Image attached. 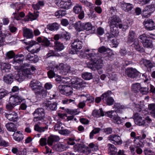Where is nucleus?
Wrapping results in <instances>:
<instances>
[{
	"label": "nucleus",
	"instance_id": "1",
	"mask_svg": "<svg viewBox=\"0 0 155 155\" xmlns=\"http://www.w3.org/2000/svg\"><path fill=\"white\" fill-rule=\"evenodd\" d=\"M90 51L88 49L81 50L79 54L80 57L85 58L86 57L88 58H90L91 61L93 62L94 66L96 69L98 70L101 68L103 65V60L101 58L98 57L99 54L98 53H95L94 52L89 54L86 53L89 52Z\"/></svg>",
	"mask_w": 155,
	"mask_h": 155
},
{
	"label": "nucleus",
	"instance_id": "2",
	"mask_svg": "<svg viewBox=\"0 0 155 155\" xmlns=\"http://www.w3.org/2000/svg\"><path fill=\"white\" fill-rule=\"evenodd\" d=\"M108 22L110 27V31L114 34H118L119 32L118 28H123L126 30L128 28L130 22L128 20L126 21V23L123 25L120 24L121 20L118 16L116 15L109 18Z\"/></svg>",
	"mask_w": 155,
	"mask_h": 155
},
{
	"label": "nucleus",
	"instance_id": "3",
	"mask_svg": "<svg viewBox=\"0 0 155 155\" xmlns=\"http://www.w3.org/2000/svg\"><path fill=\"white\" fill-rule=\"evenodd\" d=\"M36 70L33 66H31L30 68H24L22 70V73H19L17 75V79L19 81H23L26 77L30 78L33 72Z\"/></svg>",
	"mask_w": 155,
	"mask_h": 155
},
{
	"label": "nucleus",
	"instance_id": "4",
	"mask_svg": "<svg viewBox=\"0 0 155 155\" xmlns=\"http://www.w3.org/2000/svg\"><path fill=\"white\" fill-rule=\"evenodd\" d=\"M82 42L78 39L72 40L71 43L72 48L70 51V53L72 54H75L77 50L82 48Z\"/></svg>",
	"mask_w": 155,
	"mask_h": 155
},
{
	"label": "nucleus",
	"instance_id": "5",
	"mask_svg": "<svg viewBox=\"0 0 155 155\" xmlns=\"http://www.w3.org/2000/svg\"><path fill=\"white\" fill-rule=\"evenodd\" d=\"M111 94V91L109 90L101 95L102 100L104 102H106L108 105H113L114 102V99L110 96Z\"/></svg>",
	"mask_w": 155,
	"mask_h": 155
},
{
	"label": "nucleus",
	"instance_id": "6",
	"mask_svg": "<svg viewBox=\"0 0 155 155\" xmlns=\"http://www.w3.org/2000/svg\"><path fill=\"white\" fill-rule=\"evenodd\" d=\"M105 115L112 118L114 122L117 124H120L122 123V120L120 117H119L117 113L114 111H108L105 113Z\"/></svg>",
	"mask_w": 155,
	"mask_h": 155
},
{
	"label": "nucleus",
	"instance_id": "7",
	"mask_svg": "<svg viewBox=\"0 0 155 155\" xmlns=\"http://www.w3.org/2000/svg\"><path fill=\"white\" fill-rule=\"evenodd\" d=\"M134 120L135 124L139 126H147L148 125V124L146 123L145 122V118L143 117L138 113H136L134 114Z\"/></svg>",
	"mask_w": 155,
	"mask_h": 155
},
{
	"label": "nucleus",
	"instance_id": "8",
	"mask_svg": "<svg viewBox=\"0 0 155 155\" xmlns=\"http://www.w3.org/2000/svg\"><path fill=\"white\" fill-rule=\"evenodd\" d=\"M71 83L72 86L77 89H79L80 87H86L88 85L87 83L79 78L72 81Z\"/></svg>",
	"mask_w": 155,
	"mask_h": 155
},
{
	"label": "nucleus",
	"instance_id": "9",
	"mask_svg": "<svg viewBox=\"0 0 155 155\" xmlns=\"http://www.w3.org/2000/svg\"><path fill=\"white\" fill-rule=\"evenodd\" d=\"M58 90L61 94L66 96L71 95L73 93L72 87L67 85H60L58 87Z\"/></svg>",
	"mask_w": 155,
	"mask_h": 155
},
{
	"label": "nucleus",
	"instance_id": "10",
	"mask_svg": "<svg viewBox=\"0 0 155 155\" xmlns=\"http://www.w3.org/2000/svg\"><path fill=\"white\" fill-rule=\"evenodd\" d=\"M33 115L35 116L33 119L34 121H37L38 120H41L45 116V111L44 109L38 108L33 113Z\"/></svg>",
	"mask_w": 155,
	"mask_h": 155
},
{
	"label": "nucleus",
	"instance_id": "11",
	"mask_svg": "<svg viewBox=\"0 0 155 155\" xmlns=\"http://www.w3.org/2000/svg\"><path fill=\"white\" fill-rule=\"evenodd\" d=\"M24 100L23 98L21 96L18 95H13L9 97L8 101L10 104L15 106L20 104Z\"/></svg>",
	"mask_w": 155,
	"mask_h": 155
},
{
	"label": "nucleus",
	"instance_id": "12",
	"mask_svg": "<svg viewBox=\"0 0 155 155\" xmlns=\"http://www.w3.org/2000/svg\"><path fill=\"white\" fill-rule=\"evenodd\" d=\"M155 10V7L153 5H151L146 6L143 10V17H148Z\"/></svg>",
	"mask_w": 155,
	"mask_h": 155
},
{
	"label": "nucleus",
	"instance_id": "13",
	"mask_svg": "<svg viewBox=\"0 0 155 155\" xmlns=\"http://www.w3.org/2000/svg\"><path fill=\"white\" fill-rule=\"evenodd\" d=\"M71 0H58L56 3L58 6L64 9H69L71 7Z\"/></svg>",
	"mask_w": 155,
	"mask_h": 155
},
{
	"label": "nucleus",
	"instance_id": "14",
	"mask_svg": "<svg viewBox=\"0 0 155 155\" xmlns=\"http://www.w3.org/2000/svg\"><path fill=\"white\" fill-rule=\"evenodd\" d=\"M58 69L60 70V73L64 75H66L70 71L71 67L67 64L61 63L57 67Z\"/></svg>",
	"mask_w": 155,
	"mask_h": 155
},
{
	"label": "nucleus",
	"instance_id": "15",
	"mask_svg": "<svg viewBox=\"0 0 155 155\" xmlns=\"http://www.w3.org/2000/svg\"><path fill=\"white\" fill-rule=\"evenodd\" d=\"M108 139L111 141L112 143L115 145H120L122 143L120 137L117 135H110L108 137Z\"/></svg>",
	"mask_w": 155,
	"mask_h": 155
},
{
	"label": "nucleus",
	"instance_id": "16",
	"mask_svg": "<svg viewBox=\"0 0 155 155\" xmlns=\"http://www.w3.org/2000/svg\"><path fill=\"white\" fill-rule=\"evenodd\" d=\"M71 38L70 34L67 32H63L61 34H57L55 35L54 37V39L56 41L60 39L62 41H68Z\"/></svg>",
	"mask_w": 155,
	"mask_h": 155
},
{
	"label": "nucleus",
	"instance_id": "17",
	"mask_svg": "<svg viewBox=\"0 0 155 155\" xmlns=\"http://www.w3.org/2000/svg\"><path fill=\"white\" fill-rule=\"evenodd\" d=\"M126 74L128 77L134 78L138 76L139 73L135 69L132 68H127L125 71Z\"/></svg>",
	"mask_w": 155,
	"mask_h": 155
},
{
	"label": "nucleus",
	"instance_id": "18",
	"mask_svg": "<svg viewBox=\"0 0 155 155\" xmlns=\"http://www.w3.org/2000/svg\"><path fill=\"white\" fill-rule=\"evenodd\" d=\"M143 23L146 28L147 30H152L155 28L154 22L152 19H145Z\"/></svg>",
	"mask_w": 155,
	"mask_h": 155
},
{
	"label": "nucleus",
	"instance_id": "19",
	"mask_svg": "<svg viewBox=\"0 0 155 155\" xmlns=\"http://www.w3.org/2000/svg\"><path fill=\"white\" fill-rule=\"evenodd\" d=\"M42 85L39 81L33 80L31 81L30 86L32 90L35 91L40 90L42 88Z\"/></svg>",
	"mask_w": 155,
	"mask_h": 155
},
{
	"label": "nucleus",
	"instance_id": "20",
	"mask_svg": "<svg viewBox=\"0 0 155 155\" xmlns=\"http://www.w3.org/2000/svg\"><path fill=\"white\" fill-rule=\"evenodd\" d=\"M4 115L10 121L15 122L18 120V114L15 112H12L9 114L5 113Z\"/></svg>",
	"mask_w": 155,
	"mask_h": 155
},
{
	"label": "nucleus",
	"instance_id": "21",
	"mask_svg": "<svg viewBox=\"0 0 155 155\" xmlns=\"http://www.w3.org/2000/svg\"><path fill=\"white\" fill-rule=\"evenodd\" d=\"M23 34L24 37L26 38H31L33 36L32 31L25 27L23 29Z\"/></svg>",
	"mask_w": 155,
	"mask_h": 155
},
{
	"label": "nucleus",
	"instance_id": "22",
	"mask_svg": "<svg viewBox=\"0 0 155 155\" xmlns=\"http://www.w3.org/2000/svg\"><path fill=\"white\" fill-rule=\"evenodd\" d=\"M133 46L137 51L140 52H144V50L139 43V41L137 39H135L134 43L132 44Z\"/></svg>",
	"mask_w": 155,
	"mask_h": 155
},
{
	"label": "nucleus",
	"instance_id": "23",
	"mask_svg": "<svg viewBox=\"0 0 155 155\" xmlns=\"http://www.w3.org/2000/svg\"><path fill=\"white\" fill-rule=\"evenodd\" d=\"M58 66H56L55 64V62L54 61H52L49 65V78H52L55 77L56 74L53 71L52 69L55 68L56 67V68Z\"/></svg>",
	"mask_w": 155,
	"mask_h": 155
},
{
	"label": "nucleus",
	"instance_id": "24",
	"mask_svg": "<svg viewBox=\"0 0 155 155\" xmlns=\"http://www.w3.org/2000/svg\"><path fill=\"white\" fill-rule=\"evenodd\" d=\"M35 94L36 97L38 98H43L45 97L47 94V91L46 90H44L42 88L41 90L35 91Z\"/></svg>",
	"mask_w": 155,
	"mask_h": 155
},
{
	"label": "nucleus",
	"instance_id": "25",
	"mask_svg": "<svg viewBox=\"0 0 155 155\" xmlns=\"http://www.w3.org/2000/svg\"><path fill=\"white\" fill-rule=\"evenodd\" d=\"M107 147L108 148V152L110 155H115L116 154L117 151V149L114 145L108 143Z\"/></svg>",
	"mask_w": 155,
	"mask_h": 155
},
{
	"label": "nucleus",
	"instance_id": "26",
	"mask_svg": "<svg viewBox=\"0 0 155 155\" xmlns=\"http://www.w3.org/2000/svg\"><path fill=\"white\" fill-rule=\"evenodd\" d=\"M136 34L133 30L129 31L127 37V42L128 43H131L135 41Z\"/></svg>",
	"mask_w": 155,
	"mask_h": 155
},
{
	"label": "nucleus",
	"instance_id": "27",
	"mask_svg": "<svg viewBox=\"0 0 155 155\" xmlns=\"http://www.w3.org/2000/svg\"><path fill=\"white\" fill-rule=\"evenodd\" d=\"M57 77L56 80L59 83L65 84L71 81V79L68 77H63L59 75H57Z\"/></svg>",
	"mask_w": 155,
	"mask_h": 155
},
{
	"label": "nucleus",
	"instance_id": "28",
	"mask_svg": "<svg viewBox=\"0 0 155 155\" xmlns=\"http://www.w3.org/2000/svg\"><path fill=\"white\" fill-rule=\"evenodd\" d=\"M132 4L129 3H124L121 5V8L125 12H129L133 8Z\"/></svg>",
	"mask_w": 155,
	"mask_h": 155
},
{
	"label": "nucleus",
	"instance_id": "29",
	"mask_svg": "<svg viewBox=\"0 0 155 155\" xmlns=\"http://www.w3.org/2000/svg\"><path fill=\"white\" fill-rule=\"evenodd\" d=\"M5 127L8 131L15 132L17 130L16 125L12 123H8L5 124Z\"/></svg>",
	"mask_w": 155,
	"mask_h": 155
},
{
	"label": "nucleus",
	"instance_id": "30",
	"mask_svg": "<svg viewBox=\"0 0 155 155\" xmlns=\"http://www.w3.org/2000/svg\"><path fill=\"white\" fill-rule=\"evenodd\" d=\"M13 136L14 139L18 142L21 141L23 138V135L20 131H18L14 133Z\"/></svg>",
	"mask_w": 155,
	"mask_h": 155
},
{
	"label": "nucleus",
	"instance_id": "31",
	"mask_svg": "<svg viewBox=\"0 0 155 155\" xmlns=\"http://www.w3.org/2000/svg\"><path fill=\"white\" fill-rule=\"evenodd\" d=\"M84 23L78 21L74 24V26L77 31H84Z\"/></svg>",
	"mask_w": 155,
	"mask_h": 155
},
{
	"label": "nucleus",
	"instance_id": "32",
	"mask_svg": "<svg viewBox=\"0 0 155 155\" xmlns=\"http://www.w3.org/2000/svg\"><path fill=\"white\" fill-rule=\"evenodd\" d=\"M1 70L3 73L8 72L11 68V65L8 63H3L1 64Z\"/></svg>",
	"mask_w": 155,
	"mask_h": 155
},
{
	"label": "nucleus",
	"instance_id": "33",
	"mask_svg": "<svg viewBox=\"0 0 155 155\" xmlns=\"http://www.w3.org/2000/svg\"><path fill=\"white\" fill-rule=\"evenodd\" d=\"M13 75L11 74L5 75L3 78L4 81L8 84H11L13 82Z\"/></svg>",
	"mask_w": 155,
	"mask_h": 155
},
{
	"label": "nucleus",
	"instance_id": "34",
	"mask_svg": "<svg viewBox=\"0 0 155 155\" xmlns=\"http://www.w3.org/2000/svg\"><path fill=\"white\" fill-rule=\"evenodd\" d=\"M104 114L102 108H100L99 110H94L92 113V115L97 117L101 116H104Z\"/></svg>",
	"mask_w": 155,
	"mask_h": 155
},
{
	"label": "nucleus",
	"instance_id": "35",
	"mask_svg": "<svg viewBox=\"0 0 155 155\" xmlns=\"http://www.w3.org/2000/svg\"><path fill=\"white\" fill-rule=\"evenodd\" d=\"M114 112L116 113H121L123 112L122 110L125 108L124 106L121 105L120 104H115L114 105Z\"/></svg>",
	"mask_w": 155,
	"mask_h": 155
},
{
	"label": "nucleus",
	"instance_id": "36",
	"mask_svg": "<svg viewBox=\"0 0 155 155\" xmlns=\"http://www.w3.org/2000/svg\"><path fill=\"white\" fill-rule=\"evenodd\" d=\"M141 64H143L146 67L151 68L153 67V64L151 61L144 59H142L140 61Z\"/></svg>",
	"mask_w": 155,
	"mask_h": 155
},
{
	"label": "nucleus",
	"instance_id": "37",
	"mask_svg": "<svg viewBox=\"0 0 155 155\" xmlns=\"http://www.w3.org/2000/svg\"><path fill=\"white\" fill-rule=\"evenodd\" d=\"M37 40L38 42L41 43L42 45L45 47L48 46V41L47 38H42L39 37L37 38Z\"/></svg>",
	"mask_w": 155,
	"mask_h": 155
},
{
	"label": "nucleus",
	"instance_id": "38",
	"mask_svg": "<svg viewBox=\"0 0 155 155\" xmlns=\"http://www.w3.org/2000/svg\"><path fill=\"white\" fill-rule=\"evenodd\" d=\"M59 137L57 136L51 135L49 137V145H51L54 142H56L60 140Z\"/></svg>",
	"mask_w": 155,
	"mask_h": 155
},
{
	"label": "nucleus",
	"instance_id": "39",
	"mask_svg": "<svg viewBox=\"0 0 155 155\" xmlns=\"http://www.w3.org/2000/svg\"><path fill=\"white\" fill-rule=\"evenodd\" d=\"M57 151L61 152L66 150L67 147L66 145L61 143H58L55 146Z\"/></svg>",
	"mask_w": 155,
	"mask_h": 155
},
{
	"label": "nucleus",
	"instance_id": "40",
	"mask_svg": "<svg viewBox=\"0 0 155 155\" xmlns=\"http://www.w3.org/2000/svg\"><path fill=\"white\" fill-rule=\"evenodd\" d=\"M54 49L58 51H60L63 49L64 46L62 43L57 41L54 42Z\"/></svg>",
	"mask_w": 155,
	"mask_h": 155
},
{
	"label": "nucleus",
	"instance_id": "41",
	"mask_svg": "<svg viewBox=\"0 0 155 155\" xmlns=\"http://www.w3.org/2000/svg\"><path fill=\"white\" fill-rule=\"evenodd\" d=\"M148 108L151 116L155 118V104H149Z\"/></svg>",
	"mask_w": 155,
	"mask_h": 155
},
{
	"label": "nucleus",
	"instance_id": "42",
	"mask_svg": "<svg viewBox=\"0 0 155 155\" xmlns=\"http://www.w3.org/2000/svg\"><path fill=\"white\" fill-rule=\"evenodd\" d=\"M141 85L140 84L136 83L133 84L131 86L132 90L134 92H138L141 89Z\"/></svg>",
	"mask_w": 155,
	"mask_h": 155
},
{
	"label": "nucleus",
	"instance_id": "43",
	"mask_svg": "<svg viewBox=\"0 0 155 155\" xmlns=\"http://www.w3.org/2000/svg\"><path fill=\"white\" fill-rule=\"evenodd\" d=\"M73 11L75 14H78L83 11L82 6L80 5L77 4L74 7Z\"/></svg>",
	"mask_w": 155,
	"mask_h": 155
},
{
	"label": "nucleus",
	"instance_id": "44",
	"mask_svg": "<svg viewBox=\"0 0 155 155\" xmlns=\"http://www.w3.org/2000/svg\"><path fill=\"white\" fill-rule=\"evenodd\" d=\"M64 125L62 123L60 122H58L54 126V130H55L60 131L64 128Z\"/></svg>",
	"mask_w": 155,
	"mask_h": 155
},
{
	"label": "nucleus",
	"instance_id": "45",
	"mask_svg": "<svg viewBox=\"0 0 155 155\" xmlns=\"http://www.w3.org/2000/svg\"><path fill=\"white\" fill-rule=\"evenodd\" d=\"M13 15H14V18L18 20L20 19V17L23 18L25 16V13L22 12L19 13L14 12L13 13Z\"/></svg>",
	"mask_w": 155,
	"mask_h": 155
},
{
	"label": "nucleus",
	"instance_id": "46",
	"mask_svg": "<svg viewBox=\"0 0 155 155\" xmlns=\"http://www.w3.org/2000/svg\"><path fill=\"white\" fill-rule=\"evenodd\" d=\"M66 14V11L61 10H59L55 12V16L58 18H61Z\"/></svg>",
	"mask_w": 155,
	"mask_h": 155
},
{
	"label": "nucleus",
	"instance_id": "47",
	"mask_svg": "<svg viewBox=\"0 0 155 155\" xmlns=\"http://www.w3.org/2000/svg\"><path fill=\"white\" fill-rule=\"evenodd\" d=\"M48 127L47 126L45 127H40L38 124H36L35 126L34 130L38 132H42L45 130H47Z\"/></svg>",
	"mask_w": 155,
	"mask_h": 155
},
{
	"label": "nucleus",
	"instance_id": "48",
	"mask_svg": "<svg viewBox=\"0 0 155 155\" xmlns=\"http://www.w3.org/2000/svg\"><path fill=\"white\" fill-rule=\"evenodd\" d=\"M44 4L43 1H39L35 4L32 5V7L35 10H38L40 9V6H43Z\"/></svg>",
	"mask_w": 155,
	"mask_h": 155
},
{
	"label": "nucleus",
	"instance_id": "49",
	"mask_svg": "<svg viewBox=\"0 0 155 155\" xmlns=\"http://www.w3.org/2000/svg\"><path fill=\"white\" fill-rule=\"evenodd\" d=\"M38 12L37 11L36 12H34L33 13L29 12L28 13V16L29 19L32 21L36 19L38 16Z\"/></svg>",
	"mask_w": 155,
	"mask_h": 155
},
{
	"label": "nucleus",
	"instance_id": "50",
	"mask_svg": "<svg viewBox=\"0 0 155 155\" xmlns=\"http://www.w3.org/2000/svg\"><path fill=\"white\" fill-rule=\"evenodd\" d=\"M82 78L86 80H89L92 78V75L91 73L88 72H85L82 75Z\"/></svg>",
	"mask_w": 155,
	"mask_h": 155
},
{
	"label": "nucleus",
	"instance_id": "51",
	"mask_svg": "<svg viewBox=\"0 0 155 155\" xmlns=\"http://www.w3.org/2000/svg\"><path fill=\"white\" fill-rule=\"evenodd\" d=\"M11 7L13 8L16 9L15 12L18 13V11L21 9V6L18 3H16L15 4H12L11 5Z\"/></svg>",
	"mask_w": 155,
	"mask_h": 155
},
{
	"label": "nucleus",
	"instance_id": "52",
	"mask_svg": "<svg viewBox=\"0 0 155 155\" xmlns=\"http://www.w3.org/2000/svg\"><path fill=\"white\" fill-rule=\"evenodd\" d=\"M58 25L57 23H55L49 25V30L55 31L58 30Z\"/></svg>",
	"mask_w": 155,
	"mask_h": 155
},
{
	"label": "nucleus",
	"instance_id": "53",
	"mask_svg": "<svg viewBox=\"0 0 155 155\" xmlns=\"http://www.w3.org/2000/svg\"><path fill=\"white\" fill-rule=\"evenodd\" d=\"M143 45L145 47L152 48L153 47L152 41L147 39L145 41L143 42Z\"/></svg>",
	"mask_w": 155,
	"mask_h": 155
},
{
	"label": "nucleus",
	"instance_id": "54",
	"mask_svg": "<svg viewBox=\"0 0 155 155\" xmlns=\"http://www.w3.org/2000/svg\"><path fill=\"white\" fill-rule=\"evenodd\" d=\"M8 94V91L3 89H0V99H2L3 97L7 95Z\"/></svg>",
	"mask_w": 155,
	"mask_h": 155
},
{
	"label": "nucleus",
	"instance_id": "55",
	"mask_svg": "<svg viewBox=\"0 0 155 155\" xmlns=\"http://www.w3.org/2000/svg\"><path fill=\"white\" fill-rule=\"evenodd\" d=\"M84 30H86L88 31L91 30L92 28V25L89 22L84 23Z\"/></svg>",
	"mask_w": 155,
	"mask_h": 155
},
{
	"label": "nucleus",
	"instance_id": "56",
	"mask_svg": "<svg viewBox=\"0 0 155 155\" xmlns=\"http://www.w3.org/2000/svg\"><path fill=\"white\" fill-rule=\"evenodd\" d=\"M9 143L5 141L0 136V146L7 147L9 146Z\"/></svg>",
	"mask_w": 155,
	"mask_h": 155
},
{
	"label": "nucleus",
	"instance_id": "57",
	"mask_svg": "<svg viewBox=\"0 0 155 155\" xmlns=\"http://www.w3.org/2000/svg\"><path fill=\"white\" fill-rule=\"evenodd\" d=\"M110 50V49L109 48H107L104 46H102L98 48V51L100 53H102Z\"/></svg>",
	"mask_w": 155,
	"mask_h": 155
},
{
	"label": "nucleus",
	"instance_id": "58",
	"mask_svg": "<svg viewBox=\"0 0 155 155\" xmlns=\"http://www.w3.org/2000/svg\"><path fill=\"white\" fill-rule=\"evenodd\" d=\"M147 34H145L140 36L139 38L141 40L142 44L143 42L145 41L148 39V38H149Z\"/></svg>",
	"mask_w": 155,
	"mask_h": 155
},
{
	"label": "nucleus",
	"instance_id": "59",
	"mask_svg": "<svg viewBox=\"0 0 155 155\" xmlns=\"http://www.w3.org/2000/svg\"><path fill=\"white\" fill-rule=\"evenodd\" d=\"M71 131L67 129H62L60 131H59V133L61 134L65 135H68L70 133Z\"/></svg>",
	"mask_w": 155,
	"mask_h": 155
},
{
	"label": "nucleus",
	"instance_id": "60",
	"mask_svg": "<svg viewBox=\"0 0 155 155\" xmlns=\"http://www.w3.org/2000/svg\"><path fill=\"white\" fill-rule=\"evenodd\" d=\"M89 146L93 151H96L98 149L97 145V144H94L93 143H90Z\"/></svg>",
	"mask_w": 155,
	"mask_h": 155
},
{
	"label": "nucleus",
	"instance_id": "61",
	"mask_svg": "<svg viewBox=\"0 0 155 155\" xmlns=\"http://www.w3.org/2000/svg\"><path fill=\"white\" fill-rule=\"evenodd\" d=\"M57 104L56 103L54 102L52 103H51L49 104V108L51 110H55L57 109Z\"/></svg>",
	"mask_w": 155,
	"mask_h": 155
},
{
	"label": "nucleus",
	"instance_id": "62",
	"mask_svg": "<svg viewBox=\"0 0 155 155\" xmlns=\"http://www.w3.org/2000/svg\"><path fill=\"white\" fill-rule=\"evenodd\" d=\"M134 146L136 148H140L142 146V142L139 140H135L134 141Z\"/></svg>",
	"mask_w": 155,
	"mask_h": 155
},
{
	"label": "nucleus",
	"instance_id": "63",
	"mask_svg": "<svg viewBox=\"0 0 155 155\" xmlns=\"http://www.w3.org/2000/svg\"><path fill=\"white\" fill-rule=\"evenodd\" d=\"M15 106V105H13L12 104H10L8 101V103L6 105V109L8 111L11 110L14 108Z\"/></svg>",
	"mask_w": 155,
	"mask_h": 155
},
{
	"label": "nucleus",
	"instance_id": "64",
	"mask_svg": "<svg viewBox=\"0 0 155 155\" xmlns=\"http://www.w3.org/2000/svg\"><path fill=\"white\" fill-rule=\"evenodd\" d=\"M143 152L145 155H155L151 150L147 148L145 149Z\"/></svg>",
	"mask_w": 155,
	"mask_h": 155
}]
</instances>
